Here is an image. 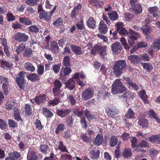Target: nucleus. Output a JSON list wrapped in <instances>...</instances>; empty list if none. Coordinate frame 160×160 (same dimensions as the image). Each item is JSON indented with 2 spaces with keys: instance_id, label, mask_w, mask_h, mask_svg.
<instances>
[{
  "instance_id": "obj_1",
  "label": "nucleus",
  "mask_w": 160,
  "mask_h": 160,
  "mask_svg": "<svg viewBox=\"0 0 160 160\" xmlns=\"http://www.w3.org/2000/svg\"><path fill=\"white\" fill-rule=\"evenodd\" d=\"M127 64L125 60H121L116 62L113 67V72L117 77L121 76L125 71Z\"/></svg>"
},
{
  "instance_id": "obj_2",
  "label": "nucleus",
  "mask_w": 160,
  "mask_h": 160,
  "mask_svg": "<svg viewBox=\"0 0 160 160\" xmlns=\"http://www.w3.org/2000/svg\"><path fill=\"white\" fill-rule=\"evenodd\" d=\"M127 90L126 87L119 79L115 80L112 86L111 92L114 95L121 93Z\"/></svg>"
},
{
  "instance_id": "obj_3",
  "label": "nucleus",
  "mask_w": 160,
  "mask_h": 160,
  "mask_svg": "<svg viewBox=\"0 0 160 160\" xmlns=\"http://www.w3.org/2000/svg\"><path fill=\"white\" fill-rule=\"evenodd\" d=\"M14 39L18 42H24L28 41V36L24 33L17 32L14 36Z\"/></svg>"
},
{
  "instance_id": "obj_4",
  "label": "nucleus",
  "mask_w": 160,
  "mask_h": 160,
  "mask_svg": "<svg viewBox=\"0 0 160 160\" xmlns=\"http://www.w3.org/2000/svg\"><path fill=\"white\" fill-rule=\"evenodd\" d=\"M105 112L109 117L113 118L119 113L118 109L114 107H108L106 109Z\"/></svg>"
},
{
  "instance_id": "obj_5",
  "label": "nucleus",
  "mask_w": 160,
  "mask_h": 160,
  "mask_svg": "<svg viewBox=\"0 0 160 160\" xmlns=\"http://www.w3.org/2000/svg\"><path fill=\"white\" fill-rule=\"evenodd\" d=\"M94 95V91L89 88L84 90L82 95V99L86 101L92 98Z\"/></svg>"
},
{
  "instance_id": "obj_6",
  "label": "nucleus",
  "mask_w": 160,
  "mask_h": 160,
  "mask_svg": "<svg viewBox=\"0 0 160 160\" xmlns=\"http://www.w3.org/2000/svg\"><path fill=\"white\" fill-rule=\"evenodd\" d=\"M8 78L3 77L1 80V83H3L2 88L3 89L4 93L7 95L8 93V88L9 85Z\"/></svg>"
},
{
  "instance_id": "obj_7",
  "label": "nucleus",
  "mask_w": 160,
  "mask_h": 160,
  "mask_svg": "<svg viewBox=\"0 0 160 160\" xmlns=\"http://www.w3.org/2000/svg\"><path fill=\"white\" fill-rule=\"evenodd\" d=\"M123 24L122 22H118L117 23V30L121 35H125L128 34V31L123 27Z\"/></svg>"
},
{
  "instance_id": "obj_8",
  "label": "nucleus",
  "mask_w": 160,
  "mask_h": 160,
  "mask_svg": "<svg viewBox=\"0 0 160 160\" xmlns=\"http://www.w3.org/2000/svg\"><path fill=\"white\" fill-rule=\"evenodd\" d=\"M108 28L107 25L104 23L103 20H101L99 23L98 28L99 32L103 34H105L108 31Z\"/></svg>"
},
{
  "instance_id": "obj_9",
  "label": "nucleus",
  "mask_w": 160,
  "mask_h": 160,
  "mask_svg": "<svg viewBox=\"0 0 160 160\" xmlns=\"http://www.w3.org/2000/svg\"><path fill=\"white\" fill-rule=\"evenodd\" d=\"M71 110L70 109L60 110L58 109L56 111V114L62 117H65L69 113Z\"/></svg>"
},
{
  "instance_id": "obj_10",
  "label": "nucleus",
  "mask_w": 160,
  "mask_h": 160,
  "mask_svg": "<svg viewBox=\"0 0 160 160\" xmlns=\"http://www.w3.org/2000/svg\"><path fill=\"white\" fill-rule=\"evenodd\" d=\"M111 48L112 52L114 53L119 52L122 49V47L118 42H115L112 44L111 46Z\"/></svg>"
},
{
  "instance_id": "obj_11",
  "label": "nucleus",
  "mask_w": 160,
  "mask_h": 160,
  "mask_svg": "<svg viewBox=\"0 0 160 160\" xmlns=\"http://www.w3.org/2000/svg\"><path fill=\"white\" fill-rule=\"evenodd\" d=\"M71 50L76 55H80L82 54V51L81 47L76 45H71Z\"/></svg>"
},
{
  "instance_id": "obj_12",
  "label": "nucleus",
  "mask_w": 160,
  "mask_h": 160,
  "mask_svg": "<svg viewBox=\"0 0 160 160\" xmlns=\"http://www.w3.org/2000/svg\"><path fill=\"white\" fill-rule=\"evenodd\" d=\"M38 158L36 152L32 151H29L27 156V160H37Z\"/></svg>"
},
{
  "instance_id": "obj_13",
  "label": "nucleus",
  "mask_w": 160,
  "mask_h": 160,
  "mask_svg": "<svg viewBox=\"0 0 160 160\" xmlns=\"http://www.w3.org/2000/svg\"><path fill=\"white\" fill-rule=\"evenodd\" d=\"M27 78L28 80H30L32 82H35L40 80L39 76L35 73H31Z\"/></svg>"
},
{
  "instance_id": "obj_14",
  "label": "nucleus",
  "mask_w": 160,
  "mask_h": 160,
  "mask_svg": "<svg viewBox=\"0 0 160 160\" xmlns=\"http://www.w3.org/2000/svg\"><path fill=\"white\" fill-rule=\"evenodd\" d=\"M106 46L100 47H99L98 46V49H99L98 52L99 54H100V56L102 58H106Z\"/></svg>"
},
{
  "instance_id": "obj_15",
  "label": "nucleus",
  "mask_w": 160,
  "mask_h": 160,
  "mask_svg": "<svg viewBox=\"0 0 160 160\" xmlns=\"http://www.w3.org/2000/svg\"><path fill=\"white\" fill-rule=\"evenodd\" d=\"M103 138L102 135L98 134L94 139V144L99 146L103 142Z\"/></svg>"
},
{
  "instance_id": "obj_16",
  "label": "nucleus",
  "mask_w": 160,
  "mask_h": 160,
  "mask_svg": "<svg viewBox=\"0 0 160 160\" xmlns=\"http://www.w3.org/2000/svg\"><path fill=\"white\" fill-rule=\"evenodd\" d=\"M129 30L130 31L128 33L129 38L134 40H136L137 38L140 36L139 34L131 29H130Z\"/></svg>"
},
{
  "instance_id": "obj_17",
  "label": "nucleus",
  "mask_w": 160,
  "mask_h": 160,
  "mask_svg": "<svg viewBox=\"0 0 160 160\" xmlns=\"http://www.w3.org/2000/svg\"><path fill=\"white\" fill-rule=\"evenodd\" d=\"M149 140L151 142H153L156 144H160V135H153L149 138Z\"/></svg>"
},
{
  "instance_id": "obj_18",
  "label": "nucleus",
  "mask_w": 160,
  "mask_h": 160,
  "mask_svg": "<svg viewBox=\"0 0 160 160\" xmlns=\"http://www.w3.org/2000/svg\"><path fill=\"white\" fill-rule=\"evenodd\" d=\"M19 22L25 25H29L32 24L30 19L26 17H20L19 18Z\"/></svg>"
},
{
  "instance_id": "obj_19",
  "label": "nucleus",
  "mask_w": 160,
  "mask_h": 160,
  "mask_svg": "<svg viewBox=\"0 0 160 160\" xmlns=\"http://www.w3.org/2000/svg\"><path fill=\"white\" fill-rule=\"evenodd\" d=\"M82 8V4L79 3L75 6L72 12V17H74L75 14H78L81 10Z\"/></svg>"
},
{
  "instance_id": "obj_20",
  "label": "nucleus",
  "mask_w": 160,
  "mask_h": 160,
  "mask_svg": "<svg viewBox=\"0 0 160 160\" xmlns=\"http://www.w3.org/2000/svg\"><path fill=\"white\" fill-rule=\"evenodd\" d=\"M132 8L134 13L137 15L141 13L142 12V8L141 5L140 4H137L133 6Z\"/></svg>"
},
{
  "instance_id": "obj_21",
  "label": "nucleus",
  "mask_w": 160,
  "mask_h": 160,
  "mask_svg": "<svg viewBox=\"0 0 160 160\" xmlns=\"http://www.w3.org/2000/svg\"><path fill=\"white\" fill-rule=\"evenodd\" d=\"M51 50L53 53L59 52L58 46L57 42L52 41L51 43Z\"/></svg>"
},
{
  "instance_id": "obj_22",
  "label": "nucleus",
  "mask_w": 160,
  "mask_h": 160,
  "mask_svg": "<svg viewBox=\"0 0 160 160\" xmlns=\"http://www.w3.org/2000/svg\"><path fill=\"white\" fill-rule=\"evenodd\" d=\"M128 59L131 63H133L134 64L140 62L139 57L136 55H132L129 56L128 57Z\"/></svg>"
},
{
  "instance_id": "obj_23",
  "label": "nucleus",
  "mask_w": 160,
  "mask_h": 160,
  "mask_svg": "<svg viewBox=\"0 0 160 160\" xmlns=\"http://www.w3.org/2000/svg\"><path fill=\"white\" fill-rule=\"evenodd\" d=\"M24 66L27 71L31 72H33L35 70V67L30 62L25 63L24 64Z\"/></svg>"
},
{
  "instance_id": "obj_24",
  "label": "nucleus",
  "mask_w": 160,
  "mask_h": 160,
  "mask_svg": "<svg viewBox=\"0 0 160 160\" xmlns=\"http://www.w3.org/2000/svg\"><path fill=\"white\" fill-rule=\"evenodd\" d=\"M126 82L127 84L128 85L129 88L133 89L136 91L139 89V87L136 84L132 82L131 80L128 78H127L126 79Z\"/></svg>"
},
{
  "instance_id": "obj_25",
  "label": "nucleus",
  "mask_w": 160,
  "mask_h": 160,
  "mask_svg": "<svg viewBox=\"0 0 160 160\" xmlns=\"http://www.w3.org/2000/svg\"><path fill=\"white\" fill-rule=\"evenodd\" d=\"M39 18L41 19H44L46 21H48L51 19V15H49L47 12H44L40 13Z\"/></svg>"
},
{
  "instance_id": "obj_26",
  "label": "nucleus",
  "mask_w": 160,
  "mask_h": 160,
  "mask_svg": "<svg viewBox=\"0 0 160 160\" xmlns=\"http://www.w3.org/2000/svg\"><path fill=\"white\" fill-rule=\"evenodd\" d=\"M66 87L70 90H72L75 87V82L72 79H69L66 82Z\"/></svg>"
},
{
  "instance_id": "obj_27",
  "label": "nucleus",
  "mask_w": 160,
  "mask_h": 160,
  "mask_svg": "<svg viewBox=\"0 0 160 160\" xmlns=\"http://www.w3.org/2000/svg\"><path fill=\"white\" fill-rule=\"evenodd\" d=\"M138 95L144 103H147L148 102V100L147 98V96L144 90L140 91Z\"/></svg>"
},
{
  "instance_id": "obj_28",
  "label": "nucleus",
  "mask_w": 160,
  "mask_h": 160,
  "mask_svg": "<svg viewBox=\"0 0 160 160\" xmlns=\"http://www.w3.org/2000/svg\"><path fill=\"white\" fill-rule=\"evenodd\" d=\"M46 95L43 94L42 95H40L38 97H36V103L39 105L41 103L44 102L46 100Z\"/></svg>"
},
{
  "instance_id": "obj_29",
  "label": "nucleus",
  "mask_w": 160,
  "mask_h": 160,
  "mask_svg": "<svg viewBox=\"0 0 160 160\" xmlns=\"http://www.w3.org/2000/svg\"><path fill=\"white\" fill-rule=\"evenodd\" d=\"M122 155L125 158H128L131 157L132 155L131 149L129 148H126L124 149Z\"/></svg>"
},
{
  "instance_id": "obj_30",
  "label": "nucleus",
  "mask_w": 160,
  "mask_h": 160,
  "mask_svg": "<svg viewBox=\"0 0 160 160\" xmlns=\"http://www.w3.org/2000/svg\"><path fill=\"white\" fill-rule=\"evenodd\" d=\"M87 24L90 28H94L96 26L95 21L93 18L90 17L87 21Z\"/></svg>"
},
{
  "instance_id": "obj_31",
  "label": "nucleus",
  "mask_w": 160,
  "mask_h": 160,
  "mask_svg": "<svg viewBox=\"0 0 160 160\" xmlns=\"http://www.w3.org/2000/svg\"><path fill=\"white\" fill-rule=\"evenodd\" d=\"M108 15L110 20L112 21L116 20L118 18V15L116 12H109L108 13Z\"/></svg>"
},
{
  "instance_id": "obj_32",
  "label": "nucleus",
  "mask_w": 160,
  "mask_h": 160,
  "mask_svg": "<svg viewBox=\"0 0 160 160\" xmlns=\"http://www.w3.org/2000/svg\"><path fill=\"white\" fill-rule=\"evenodd\" d=\"M149 12L151 13L152 14L154 18H156L158 16L157 13L158 12V8L156 6L149 8L148 9Z\"/></svg>"
},
{
  "instance_id": "obj_33",
  "label": "nucleus",
  "mask_w": 160,
  "mask_h": 160,
  "mask_svg": "<svg viewBox=\"0 0 160 160\" xmlns=\"http://www.w3.org/2000/svg\"><path fill=\"white\" fill-rule=\"evenodd\" d=\"M32 52L30 48L26 49L23 52V56L25 58H29L33 55Z\"/></svg>"
},
{
  "instance_id": "obj_34",
  "label": "nucleus",
  "mask_w": 160,
  "mask_h": 160,
  "mask_svg": "<svg viewBox=\"0 0 160 160\" xmlns=\"http://www.w3.org/2000/svg\"><path fill=\"white\" fill-rule=\"evenodd\" d=\"M16 81L20 89H23L24 88V79L17 77L16 78Z\"/></svg>"
},
{
  "instance_id": "obj_35",
  "label": "nucleus",
  "mask_w": 160,
  "mask_h": 160,
  "mask_svg": "<svg viewBox=\"0 0 160 160\" xmlns=\"http://www.w3.org/2000/svg\"><path fill=\"white\" fill-rule=\"evenodd\" d=\"M65 125L63 123H60L57 126L55 130V132L57 135L63 131L65 129Z\"/></svg>"
},
{
  "instance_id": "obj_36",
  "label": "nucleus",
  "mask_w": 160,
  "mask_h": 160,
  "mask_svg": "<svg viewBox=\"0 0 160 160\" xmlns=\"http://www.w3.org/2000/svg\"><path fill=\"white\" fill-rule=\"evenodd\" d=\"M25 46L23 43H21L18 46L16 47L15 52L17 55H19L24 50Z\"/></svg>"
},
{
  "instance_id": "obj_37",
  "label": "nucleus",
  "mask_w": 160,
  "mask_h": 160,
  "mask_svg": "<svg viewBox=\"0 0 160 160\" xmlns=\"http://www.w3.org/2000/svg\"><path fill=\"white\" fill-rule=\"evenodd\" d=\"M135 116V112L131 108H129L125 115V117L128 119L133 118Z\"/></svg>"
},
{
  "instance_id": "obj_38",
  "label": "nucleus",
  "mask_w": 160,
  "mask_h": 160,
  "mask_svg": "<svg viewBox=\"0 0 160 160\" xmlns=\"http://www.w3.org/2000/svg\"><path fill=\"white\" fill-rule=\"evenodd\" d=\"M44 67L42 64H38L37 66V72L38 74L39 75H42L44 72Z\"/></svg>"
},
{
  "instance_id": "obj_39",
  "label": "nucleus",
  "mask_w": 160,
  "mask_h": 160,
  "mask_svg": "<svg viewBox=\"0 0 160 160\" xmlns=\"http://www.w3.org/2000/svg\"><path fill=\"white\" fill-rule=\"evenodd\" d=\"M142 65L143 68L146 69L148 72H150L153 68L152 64L149 62L142 63Z\"/></svg>"
},
{
  "instance_id": "obj_40",
  "label": "nucleus",
  "mask_w": 160,
  "mask_h": 160,
  "mask_svg": "<svg viewBox=\"0 0 160 160\" xmlns=\"http://www.w3.org/2000/svg\"><path fill=\"white\" fill-rule=\"evenodd\" d=\"M118 139L116 137L113 136L111 137L110 142V145L111 147L115 146L117 144Z\"/></svg>"
},
{
  "instance_id": "obj_41",
  "label": "nucleus",
  "mask_w": 160,
  "mask_h": 160,
  "mask_svg": "<svg viewBox=\"0 0 160 160\" xmlns=\"http://www.w3.org/2000/svg\"><path fill=\"white\" fill-rule=\"evenodd\" d=\"M99 150H97L96 152L93 150H92L90 153V157L93 159L98 158L99 156Z\"/></svg>"
},
{
  "instance_id": "obj_42",
  "label": "nucleus",
  "mask_w": 160,
  "mask_h": 160,
  "mask_svg": "<svg viewBox=\"0 0 160 160\" xmlns=\"http://www.w3.org/2000/svg\"><path fill=\"white\" fill-rule=\"evenodd\" d=\"M84 114L89 121L94 118V116L91 114L90 111L87 109L85 110Z\"/></svg>"
},
{
  "instance_id": "obj_43",
  "label": "nucleus",
  "mask_w": 160,
  "mask_h": 160,
  "mask_svg": "<svg viewBox=\"0 0 160 160\" xmlns=\"http://www.w3.org/2000/svg\"><path fill=\"white\" fill-rule=\"evenodd\" d=\"M138 123L142 127H147L148 126V122L146 119L142 118L140 119Z\"/></svg>"
},
{
  "instance_id": "obj_44",
  "label": "nucleus",
  "mask_w": 160,
  "mask_h": 160,
  "mask_svg": "<svg viewBox=\"0 0 160 160\" xmlns=\"http://www.w3.org/2000/svg\"><path fill=\"white\" fill-rule=\"evenodd\" d=\"M63 65L65 67H68L71 65L70 58L68 56H65L63 58Z\"/></svg>"
},
{
  "instance_id": "obj_45",
  "label": "nucleus",
  "mask_w": 160,
  "mask_h": 160,
  "mask_svg": "<svg viewBox=\"0 0 160 160\" xmlns=\"http://www.w3.org/2000/svg\"><path fill=\"white\" fill-rule=\"evenodd\" d=\"M132 93L129 91H128L124 94L123 95L121 94L119 96V98L120 99H124L125 98H130L132 96Z\"/></svg>"
},
{
  "instance_id": "obj_46",
  "label": "nucleus",
  "mask_w": 160,
  "mask_h": 160,
  "mask_svg": "<svg viewBox=\"0 0 160 160\" xmlns=\"http://www.w3.org/2000/svg\"><path fill=\"white\" fill-rule=\"evenodd\" d=\"M153 47L155 48L159 49L160 48V38L156 39L152 44Z\"/></svg>"
},
{
  "instance_id": "obj_47",
  "label": "nucleus",
  "mask_w": 160,
  "mask_h": 160,
  "mask_svg": "<svg viewBox=\"0 0 160 160\" xmlns=\"http://www.w3.org/2000/svg\"><path fill=\"white\" fill-rule=\"evenodd\" d=\"M139 57L140 62L142 60L145 61H148L149 60V57L146 53L141 55Z\"/></svg>"
},
{
  "instance_id": "obj_48",
  "label": "nucleus",
  "mask_w": 160,
  "mask_h": 160,
  "mask_svg": "<svg viewBox=\"0 0 160 160\" xmlns=\"http://www.w3.org/2000/svg\"><path fill=\"white\" fill-rule=\"evenodd\" d=\"M72 70L71 68L69 67H65L62 69L61 74L62 72H63L65 75H67L70 74Z\"/></svg>"
},
{
  "instance_id": "obj_49",
  "label": "nucleus",
  "mask_w": 160,
  "mask_h": 160,
  "mask_svg": "<svg viewBox=\"0 0 160 160\" xmlns=\"http://www.w3.org/2000/svg\"><path fill=\"white\" fill-rule=\"evenodd\" d=\"M58 148L60 150L62 151L63 152H66L68 153L69 152L67 150L66 147L63 145L62 142L61 141L59 142Z\"/></svg>"
},
{
  "instance_id": "obj_50",
  "label": "nucleus",
  "mask_w": 160,
  "mask_h": 160,
  "mask_svg": "<svg viewBox=\"0 0 160 160\" xmlns=\"http://www.w3.org/2000/svg\"><path fill=\"white\" fill-rule=\"evenodd\" d=\"M53 92L54 95L55 96H59V97H62L63 96V93L61 94L60 93L61 91L59 88H53Z\"/></svg>"
},
{
  "instance_id": "obj_51",
  "label": "nucleus",
  "mask_w": 160,
  "mask_h": 160,
  "mask_svg": "<svg viewBox=\"0 0 160 160\" xmlns=\"http://www.w3.org/2000/svg\"><path fill=\"white\" fill-rule=\"evenodd\" d=\"M29 30L31 32L33 33H37L38 32L39 30V28L37 26L35 25H32L29 27Z\"/></svg>"
},
{
  "instance_id": "obj_52",
  "label": "nucleus",
  "mask_w": 160,
  "mask_h": 160,
  "mask_svg": "<svg viewBox=\"0 0 160 160\" xmlns=\"http://www.w3.org/2000/svg\"><path fill=\"white\" fill-rule=\"evenodd\" d=\"M61 66V64H55L52 67V69L54 72L55 73H57L59 72L60 71Z\"/></svg>"
},
{
  "instance_id": "obj_53",
  "label": "nucleus",
  "mask_w": 160,
  "mask_h": 160,
  "mask_svg": "<svg viewBox=\"0 0 160 160\" xmlns=\"http://www.w3.org/2000/svg\"><path fill=\"white\" fill-rule=\"evenodd\" d=\"M8 124L9 127L11 128H15L17 127L18 126L17 123L12 119L8 120Z\"/></svg>"
},
{
  "instance_id": "obj_54",
  "label": "nucleus",
  "mask_w": 160,
  "mask_h": 160,
  "mask_svg": "<svg viewBox=\"0 0 160 160\" xmlns=\"http://www.w3.org/2000/svg\"><path fill=\"white\" fill-rule=\"evenodd\" d=\"M60 102V100L58 98H55L52 100H50L48 102V105L53 106L57 105Z\"/></svg>"
},
{
  "instance_id": "obj_55",
  "label": "nucleus",
  "mask_w": 160,
  "mask_h": 160,
  "mask_svg": "<svg viewBox=\"0 0 160 160\" xmlns=\"http://www.w3.org/2000/svg\"><path fill=\"white\" fill-rule=\"evenodd\" d=\"M1 63L2 64V67L4 69L7 70L8 68L10 67V65L8 62L1 60Z\"/></svg>"
},
{
  "instance_id": "obj_56",
  "label": "nucleus",
  "mask_w": 160,
  "mask_h": 160,
  "mask_svg": "<svg viewBox=\"0 0 160 160\" xmlns=\"http://www.w3.org/2000/svg\"><path fill=\"white\" fill-rule=\"evenodd\" d=\"M38 1L39 0H27L25 2L30 6H32L37 4Z\"/></svg>"
},
{
  "instance_id": "obj_57",
  "label": "nucleus",
  "mask_w": 160,
  "mask_h": 160,
  "mask_svg": "<svg viewBox=\"0 0 160 160\" xmlns=\"http://www.w3.org/2000/svg\"><path fill=\"white\" fill-rule=\"evenodd\" d=\"M32 113V108L28 104H27L25 105V113L27 115H30Z\"/></svg>"
},
{
  "instance_id": "obj_58",
  "label": "nucleus",
  "mask_w": 160,
  "mask_h": 160,
  "mask_svg": "<svg viewBox=\"0 0 160 160\" xmlns=\"http://www.w3.org/2000/svg\"><path fill=\"white\" fill-rule=\"evenodd\" d=\"M43 114L48 117H51L53 115L52 113L47 108H45L43 111Z\"/></svg>"
},
{
  "instance_id": "obj_59",
  "label": "nucleus",
  "mask_w": 160,
  "mask_h": 160,
  "mask_svg": "<svg viewBox=\"0 0 160 160\" xmlns=\"http://www.w3.org/2000/svg\"><path fill=\"white\" fill-rule=\"evenodd\" d=\"M54 86L55 87L54 88L60 89L62 86V84L60 81L56 79L54 82Z\"/></svg>"
},
{
  "instance_id": "obj_60",
  "label": "nucleus",
  "mask_w": 160,
  "mask_h": 160,
  "mask_svg": "<svg viewBox=\"0 0 160 160\" xmlns=\"http://www.w3.org/2000/svg\"><path fill=\"white\" fill-rule=\"evenodd\" d=\"M7 126V123L3 120L0 119V128L2 130L5 129Z\"/></svg>"
},
{
  "instance_id": "obj_61",
  "label": "nucleus",
  "mask_w": 160,
  "mask_h": 160,
  "mask_svg": "<svg viewBox=\"0 0 160 160\" xmlns=\"http://www.w3.org/2000/svg\"><path fill=\"white\" fill-rule=\"evenodd\" d=\"M81 137L83 141L86 142H88L91 140L90 137H88L86 134H82Z\"/></svg>"
},
{
  "instance_id": "obj_62",
  "label": "nucleus",
  "mask_w": 160,
  "mask_h": 160,
  "mask_svg": "<svg viewBox=\"0 0 160 160\" xmlns=\"http://www.w3.org/2000/svg\"><path fill=\"white\" fill-rule=\"evenodd\" d=\"M62 24V19L61 18H59L53 23V25L56 26H58Z\"/></svg>"
},
{
  "instance_id": "obj_63",
  "label": "nucleus",
  "mask_w": 160,
  "mask_h": 160,
  "mask_svg": "<svg viewBox=\"0 0 160 160\" xmlns=\"http://www.w3.org/2000/svg\"><path fill=\"white\" fill-rule=\"evenodd\" d=\"M35 125L36 128L38 130H41L42 128V126L41 123L39 120L37 119L35 122Z\"/></svg>"
},
{
  "instance_id": "obj_64",
  "label": "nucleus",
  "mask_w": 160,
  "mask_h": 160,
  "mask_svg": "<svg viewBox=\"0 0 160 160\" xmlns=\"http://www.w3.org/2000/svg\"><path fill=\"white\" fill-rule=\"evenodd\" d=\"M68 99L70 101L71 104L72 105L75 104L76 101L73 96L72 95H69L67 97Z\"/></svg>"
}]
</instances>
